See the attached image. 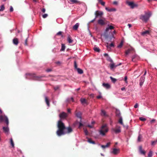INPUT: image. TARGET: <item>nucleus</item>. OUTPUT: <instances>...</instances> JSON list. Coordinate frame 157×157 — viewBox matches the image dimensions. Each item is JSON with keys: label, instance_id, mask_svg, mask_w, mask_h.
<instances>
[{"label": "nucleus", "instance_id": "nucleus-30", "mask_svg": "<svg viewBox=\"0 0 157 157\" xmlns=\"http://www.w3.org/2000/svg\"><path fill=\"white\" fill-rule=\"evenodd\" d=\"M110 78L112 82L113 83H115L117 80L116 79L114 78L111 76L110 77Z\"/></svg>", "mask_w": 157, "mask_h": 157}, {"label": "nucleus", "instance_id": "nucleus-15", "mask_svg": "<svg viewBox=\"0 0 157 157\" xmlns=\"http://www.w3.org/2000/svg\"><path fill=\"white\" fill-rule=\"evenodd\" d=\"M126 3L128 6H130L132 8H134L136 6V5L135 4L132 2H130L127 1L126 2Z\"/></svg>", "mask_w": 157, "mask_h": 157}, {"label": "nucleus", "instance_id": "nucleus-53", "mask_svg": "<svg viewBox=\"0 0 157 157\" xmlns=\"http://www.w3.org/2000/svg\"><path fill=\"white\" fill-rule=\"evenodd\" d=\"M13 7L12 6H10V12H12L13 11Z\"/></svg>", "mask_w": 157, "mask_h": 157}, {"label": "nucleus", "instance_id": "nucleus-60", "mask_svg": "<svg viewBox=\"0 0 157 157\" xmlns=\"http://www.w3.org/2000/svg\"><path fill=\"white\" fill-rule=\"evenodd\" d=\"M105 10H107V11H108L109 12H111L110 9H109L108 8H107V7H105Z\"/></svg>", "mask_w": 157, "mask_h": 157}, {"label": "nucleus", "instance_id": "nucleus-6", "mask_svg": "<svg viewBox=\"0 0 157 157\" xmlns=\"http://www.w3.org/2000/svg\"><path fill=\"white\" fill-rule=\"evenodd\" d=\"M107 22L105 19H100L98 20V23L99 25L101 26H103L106 25L107 24Z\"/></svg>", "mask_w": 157, "mask_h": 157}, {"label": "nucleus", "instance_id": "nucleus-29", "mask_svg": "<svg viewBox=\"0 0 157 157\" xmlns=\"http://www.w3.org/2000/svg\"><path fill=\"white\" fill-rule=\"evenodd\" d=\"M70 1L71 3L72 4L77 3L79 2L77 0H70Z\"/></svg>", "mask_w": 157, "mask_h": 157}, {"label": "nucleus", "instance_id": "nucleus-9", "mask_svg": "<svg viewBox=\"0 0 157 157\" xmlns=\"http://www.w3.org/2000/svg\"><path fill=\"white\" fill-rule=\"evenodd\" d=\"M103 14V12L102 11L97 10L95 13V17L97 18L98 17H101Z\"/></svg>", "mask_w": 157, "mask_h": 157}, {"label": "nucleus", "instance_id": "nucleus-24", "mask_svg": "<svg viewBox=\"0 0 157 157\" xmlns=\"http://www.w3.org/2000/svg\"><path fill=\"white\" fill-rule=\"evenodd\" d=\"M13 43L16 45H17L18 43V40L17 38H14L13 40Z\"/></svg>", "mask_w": 157, "mask_h": 157}, {"label": "nucleus", "instance_id": "nucleus-14", "mask_svg": "<svg viewBox=\"0 0 157 157\" xmlns=\"http://www.w3.org/2000/svg\"><path fill=\"white\" fill-rule=\"evenodd\" d=\"M112 132H114L116 134H118L121 132V128L120 127H119L117 129H115L114 128H112Z\"/></svg>", "mask_w": 157, "mask_h": 157}, {"label": "nucleus", "instance_id": "nucleus-46", "mask_svg": "<svg viewBox=\"0 0 157 157\" xmlns=\"http://www.w3.org/2000/svg\"><path fill=\"white\" fill-rule=\"evenodd\" d=\"M156 143H157V139L155 141H151V145H154Z\"/></svg>", "mask_w": 157, "mask_h": 157}, {"label": "nucleus", "instance_id": "nucleus-38", "mask_svg": "<svg viewBox=\"0 0 157 157\" xmlns=\"http://www.w3.org/2000/svg\"><path fill=\"white\" fill-rule=\"evenodd\" d=\"M106 46L108 48H110L111 47H114V44H113V43H111L109 45H107Z\"/></svg>", "mask_w": 157, "mask_h": 157}, {"label": "nucleus", "instance_id": "nucleus-11", "mask_svg": "<svg viewBox=\"0 0 157 157\" xmlns=\"http://www.w3.org/2000/svg\"><path fill=\"white\" fill-rule=\"evenodd\" d=\"M110 69L112 71H114L115 68L117 67V65L115 64L113 62H111L109 65Z\"/></svg>", "mask_w": 157, "mask_h": 157}, {"label": "nucleus", "instance_id": "nucleus-26", "mask_svg": "<svg viewBox=\"0 0 157 157\" xmlns=\"http://www.w3.org/2000/svg\"><path fill=\"white\" fill-rule=\"evenodd\" d=\"M139 150H140V153L141 154H143L144 155L145 154V152L143 150H142V147L141 146H140L139 147Z\"/></svg>", "mask_w": 157, "mask_h": 157}, {"label": "nucleus", "instance_id": "nucleus-58", "mask_svg": "<svg viewBox=\"0 0 157 157\" xmlns=\"http://www.w3.org/2000/svg\"><path fill=\"white\" fill-rule=\"evenodd\" d=\"M56 35H62V32L59 31L58 33H57L56 34Z\"/></svg>", "mask_w": 157, "mask_h": 157}, {"label": "nucleus", "instance_id": "nucleus-25", "mask_svg": "<svg viewBox=\"0 0 157 157\" xmlns=\"http://www.w3.org/2000/svg\"><path fill=\"white\" fill-rule=\"evenodd\" d=\"M134 50V49L132 48H131L130 49H128L125 52V56H126L128 54L130 53V52L131 51H133Z\"/></svg>", "mask_w": 157, "mask_h": 157}, {"label": "nucleus", "instance_id": "nucleus-45", "mask_svg": "<svg viewBox=\"0 0 157 157\" xmlns=\"http://www.w3.org/2000/svg\"><path fill=\"white\" fill-rule=\"evenodd\" d=\"M74 64L75 68V69H77V68H78L77 67V64L76 62L75 61H74Z\"/></svg>", "mask_w": 157, "mask_h": 157}, {"label": "nucleus", "instance_id": "nucleus-5", "mask_svg": "<svg viewBox=\"0 0 157 157\" xmlns=\"http://www.w3.org/2000/svg\"><path fill=\"white\" fill-rule=\"evenodd\" d=\"M106 127V124H104L101 126L100 129L98 131L99 134L101 136H105V133L107 132L108 131V128Z\"/></svg>", "mask_w": 157, "mask_h": 157}, {"label": "nucleus", "instance_id": "nucleus-16", "mask_svg": "<svg viewBox=\"0 0 157 157\" xmlns=\"http://www.w3.org/2000/svg\"><path fill=\"white\" fill-rule=\"evenodd\" d=\"M102 86L107 89H109L111 87L110 85L108 83H103Z\"/></svg>", "mask_w": 157, "mask_h": 157}, {"label": "nucleus", "instance_id": "nucleus-28", "mask_svg": "<svg viewBox=\"0 0 157 157\" xmlns=\"http://www.w3.org/2000/svg\"><path fill=\"white\" fill-rule=\"evenodd\" d=\"M80 101L82 104L86 103V100L85 98H81L80 99Z\"/></svg>", "mask_w": 157, "mask_h": 157}, {"label": "nucleus", "instance_id": "nucleus-49", "mask_svg": "<svg viewBox=\"0 0 157 157\" xmlns=\"http://www.w3.org/2000/svg\"><path fill=\"white\" fill-rule=\"evenodd\" d=\"M84 133H85V135L86 136H87L88 134V131L86 129L84 130Z\"/></svg>", "mask_w": 157, "mask_h": 157}, {"label": "nucleus", "instance_id": "nucleus-43", "mask_svg": "<svg viewBox=\"0 0 157 157\" xmlns=\"http://www.w3.org/2000/svg\"><path fill=\"white\" fill-rule=\"evenodd\" d=\"M149 33V32L148 30H146V31H144L142 33V35H144L145 34H148Z\"/></svg>", "mask_w": 157, "mask_h": 157}, {"label": "nucleus", "instance_id": "nucleus-39", "mask_svg": "<svg viewBox=\"0 0 157 157\" xmlns=\"http://www.w3.org/2000/svg\"><path fill=\"white\" fill-rule=\"evenodd\" d=\"M81 122H82L81 120H80V121L78 122L79 125L78 127V128H80L81 127L83 126V124Z\"/></svg>", "mask_w": 157, "mask_h": 157}, {"label": "nucleus", "instance_id": "nucleus-35", "mask_svg": "<svg viewBox=\"0 0 157 157\" xmlns=\"http://www.w3.org/2000/svg\"><path fill=\"white\" fill-rule=\"evenodd\" d=\"M94 50L95 51L97 52H99L100 51V49L98 47H94Z\"/></svg>", "mask_w": 157, "mask_h": 157}, {"label": "nucleus", "instance_id": "nucleus-7", "mask_svg": "<svg viewBox=\"0 0 157 157\" xmlns=\"http://www.w3.org/2000/svg\"><path fill=\"white\" fill-rule=\"evenodd\" d=\"M67 117V114L64 112H62L59 114V119H65Z\"/></svg>", "mask_w": 157, "mask_h": 157}, {"label": "nucleus", "instance_id": "nucleus-42", "mask_svg": "<svg viewBox=\"0 0 157 157\" xmlns=\"http://www.w3.org/2000/svg\"><path fill=\"white\" fill-rule=\"evenodd\" d=\"M123 44V41H121V42L120 44L118 45L117 47L119 48H121Z\"/></svg>", "mask_w": 157, "mask_h": 157}, {"label": "nucleus", "instance_id": "nucleus-62", "mask_svg": "<svg viewBox=\"0 0 157 157\" xmlns=\"http://www.w3.org/2000/svg\"><path fill=\"white\" fill-rule=\"evenodd\" d=\"M46 71L47 72H49L51 71H52V70L51 69H47L46 70Z\"/></svg>", "mask_w": 157, "mask_h": 157}, {"label": "nucleus", "instance_id": "nucleus-56", "mask_svg": "<svg viewBox=\"0 0 157 157\" xmlns=\"http://www.w3.org/2000/svg\"><path fill=\"white\" fill-rule=\"evenodd\" d=\"M111 12V11H116V9L115 8L110 9Z\"/></svg>", "mask_w": 157, "mask_h": 157}, {"label": "nucleus", "instance_id": "nucleus-36", "mask_svg": "<svg viewBox=\"0 0 157 157\" xmlns=\"http://www.w3.org/2000/svg\"><path fill=\"white\" fill-rule=\"evenodd\" d=\"M142 138V136L141 135L139 134L138 136L137 139V142H139L141 141V139Z\"/></svg>", "mask_w": 157, "mask_h": 157}, {"label": "nucleus", "instance_id": "nucleus-48", "mask_svg": "<svg viewBox=\"0 0 157 157\" xmlns=\"http://www.w3.org/2000/svg\"><path fill=\"white\" fill-rule=\"evenodd\" d=\"M99 93L100 94V95H99L97 96L96 97L98 99H100V98H101L102 97L101 95V93L99 92Z\"/></svg>", "mask_w": 157, "mask_h": 157}, {"label": "nucleus", "instance_id": "nucleus-32", "mask_svg": "<svg viewBox=\"0 0 157 157\" xmlns=\"http://www.w3.org/2000/svg\"><path fill=\"white\" fill-rule=\"evenodd\" d=\"M106 59L107 61L110 62L111 63L113 62V60L109 56H108V57L106 58Z\"/></svg>", "mask_w": 157, "mask_h": 157}, {"label": "nucleus", "instance_id": "nucleus-1", "mask_svg": "<svg viewBox=\"0 0 157 157\" xmlns=\"http://www.w3.org/2000/svg\"><path fill=\"white\" fill-rule=\"evenodd\" d=\"M57 126L58 128L56 132L57 135L58 136L64 135L65 133L64 132V131L66 130V127L61 119H59L58 121Z\"/></svg>", "mask_w": 157, "mask_h": 157}, {"label": "nucleus", "instance_id": "nucleus-63", "mask_svg": "<svg viewBox=\"0 0 157 157\" xmlns=\"http://www.w3.org/2000/svg\"><path fill=\"white\" fill-rule=\"evenodd\" d=\"M104 56L105 57H108V56H109L108 54L107 53H104Z\"/></svg>", "mask_w": 157, "mask_h": 157}, {"label": "nucleus", "instance_id": "nucleus-59", "mask_svg": "<svg viewBox=\"0 0 157 157\" xmlns=\"http://www.w3.org/2000/svg\"><path fill=\"white\" fill-rule=\"evenodd\" d=\"M127 76H125L124 78V80L125 82H127Z\"/></svg>", "mask_w": 157, "mask_h": 157}, {"label": "nucleus", "instance_id": "nucleus-3", "mask_svg": "<svg viewBox=\"0 0 157 157\" xmlns=\"http://www.w3.org/2000/svg\"><path fill=\"white\" fill-rule=\"evenodd\" d=\"M25 76L26 79L37 81L42 80V78L44 77L43 76H36L35 74L30 73H26Z\"/></svg>", "mask_w": 157, "mask_h": 157}, {"label": "nucleus", "instance_id": "nucleus-41", "mask_svg": "<svg viewBox=\"0 0 157 157\" xmlns=\"http://www.w3.org/2000/svg\"><path fill=\"white\" fill-rule=\"evenodd\" d=\"M10 143H11V145L13 147L14 146V143L12 139V138H11L10 139Z\"/></svg>", "mask_w": 157, "mask_h": 157}, {"label": "nucleus", "instance_id": "nucleus-61", "mask_svg": "<svg viewBox=\"0 0 157 157\" xmlns=\"http://www.w3.org/2000/svg\"><path fill=\"white\" fill-rule=\"evenodd\" d=\"M96 17H95L89 23H90V22H94L95 20V19H96Z\"/></svg>", "mask_w": 157, "mask_h": 157}, {"label": "nucleus", "instance_id": "nucleus-19", "mask_svg": "<svg viewBox=\"0 0 157 157\" xmlns=\"http://www.w3.org/2000/svg\"><path fill=\"white\" fill-rule=\"evenodd\" d=\"M115 113L116 116H117V117H121V116L120 111L119 109H116Z\"/></svg>", "mask_w": 157, "mask_h": 157}, {"label": "nucleus", "instance_id": "nucleus-21", "mask_svg": "<svg viewBox=\"0 0 157 157\" xmlns=\"http://www.w3.org/2000/svg\"><path fill=\"white\" fill-rule=\"evenodd\" d=\"M86 138L88 139L87 140V142L90 144H95V142L94 141H92L91 139L90 138H89L87 137H86Z\"/></svg>", "mask_w": 157, "mask_h": 157}, {"label": "nucleus", "instance_id": "nucleus-2", "mask_svg": "<svg viewBox=\"0 0 157 157\" xmlns=\"http://www.w3.org/2000/svg\"><path fill=\"white\" fill-rule=\"evenodd\" d=\"M2 121H4L6 124V127H3V131L6 134H8L9 132V121L7 117L5 115H0V122Z\"/></svg>", "mask_w": 157, "mask_h": 157}, {"label": "nucleus", "instance_id": "nucleus-50", "mask_svg": "<svg viewBox=\"0 0 157 157\" xmlns=\"http://www.w3.org/2000/svg\"><path fill=\"white\" fill-rule=\"evenodd\" d=\"M156 120L153 119H152L150 123L151 124L153 123H155L156 122Z\"/></svg>", "mask_w": 157, "mask_h": 157}, {"label": "nucleus", "instance_id": "nucleus-23", "mask_svg": "<svg viewBox=\"0 0 157 157\" xmlns=\"http://www.w3.org/2000/svg\"><path fill=\"white\" fill-rule=\"evenodd\" d=\"M76 70H77L78 73L79 74H83V70L82 69H81L80 68H77V69Z\"/></svg>", "mask_w": 157, "mask_h": 157}, {"label": "nucleus", "instance_id": "nucleus-20", "mask_svg": "<svg viewBox=\"0 0 157 157\" xmlns=\"http://www.w3.org/2000/svg\"><path fill=\"white\" fill-rule=\"evenodd\" d=\"M79 24L78 23H76L75 25L73 27V29L75 30H76L78 29L79 26Z\"/></svg>", "mask_w": 157, "mask_h": 157}, {"label": "nucleus", "instance_id": "nucleus-55", "mask_svg": "<svg viewBox=\"0 0 157 157\" xmlns=\"http://www.w3.org/2000/svg\"><path fill=\"white\" fill-rule=\"evenodd\" d=\"M27 40H28V38H26L25 39V45L26 46L27 45Z\"/></svg>", "mask_w": 157, "mask_h": 157}, {"label": "nucleus", "instance_id": "nucleus-27", "mask_svg": "<svg viewBox=\"0 0 157 157\" xmlns=\"http://www.w3.org/2000/svg\"><path fill=\"white\" fill-rule=\"evenodd\" d=\"M101 115L102 116H106V114L105 111L103 110H101Z\"/></svg>", "mask_w": 157, "mask_h": 157}, {"label": "nucleus", "instance_id": "nucleus-51", "mask_svg": "<svg viewBox=\"0 0 157 157\" xmlns=\"http://www.w3.org/2000/svg\"><path fill=\"white\" fill-rule=\"evenodd\" d=\"M48 16V14L47 13H45L43 15V17L44 18L47 17Z\"/></svg>", "mask_w": 157, "mask_h": 157}, {"label": "nucleus", "instance_id": "nucleus-47", "mask_svg": "<svg viewBox=\"0 0 157 157\" xmlns=\"http://www.w3.org/2000/svg\"><path fill=\"white\" fill-rule=\"evenodd\" d=\"M60 86L59 85L57 86L54 87V89L55 90H56L59 89Z\"/></svg>", "mask_w": 157, "mask_h": 157}, {"label": "nucleus", "instance_id": "nucleus-54", "mask_svg": "<svg viewBox=\"0 0 157 157\" xmlns=\"http://www.w3.org/2000/svg\"><path fill=\"white\" fill-rule=\"evenodd\" d=\"M110 143H108L106 145H105V148L108 147L109 146L110 144Z\"/></svg>", "mask_w": 157, "mask_h": 157}, {"label": "nucleus", "instance_id": "nucleus-44", "mask_svg": "<svg viewBox=\"0 0 157 157\" xmlns=\"http://www.w3.org/2000/svg\"><path fill=\"white\" fill-rule=\"evenodd\" d=\"M139 119L140 121H144L146 120V119L143 117H140Z\"/></svg>", "mask_w": 157, "mask_h": 157}, {"label": "nucleus", "instance_id": "nucleus-57", "mask_svg": "<svg viewBox=\"0 0 157 157\" xmlns=\"http://www.w3.org/2000/svg\"><path fill=\"white\" fill-rule=\"evenodd\" d=\"M138 107V105L137 103H136L134 106V107L135 108H137Z\"/></svg>", "mask_w": 157, "mask_h": 157}, {"label": "nucleus", "instance_id": "nucleus-8", "mask_svg": "<svg viewBox=\"0 0 157 157\" xmlns=\"http://www.w3.org/2000/svg\"><path fill=\"white\" fill-rule=\"evenodd\" d=\"M140 59L139 56L136 54H135L132 57V61L133 62H136Z\"/></svg>", "mask_w": 157, "mask_h": 157}, {"label": "nucleus", "instance_id": "nucleus-4", "mask_svg": "<svg viewBox=\"0 0 157 157\" xmlns=\"http://www.w3.org/2000/svg\"><path fill=\"white\" fill-rule=\"evenodd\" d=\"M151 15L152 14L151 12H148V13L145 12L144 15H141L140 16V19L143 21L146 22L151 16Z\"/></svg>", "mask_w": 157, "mask_h": 157}, {"label": "nucleus", "instance_id": "nucleus-22", "mask_svg": "<svg viewBox=\"0 0 157 157\" xmlns=\"http://www.w3.org/2000/svg\"><path fill=\"white\" fill-rule=\"evenodd\" d=\"M44 97H45V101L46 102V103L47 106L48 107H49V105H50L49 100L46 96L44 95Z\"/></svg>", "mask_w": 157, "mask_h": 157}, {"label": "nucleus", "instance_id": "nucleus-13", "mask_svg": "<svg viewBox=\"0 0 157 157\" xmlns=\"http://www.w3.org/2000/svg\"><path fill=\"white\" fill-rule=\"evenodd\" d=\"M120 150L119 149L114 148L112 149V151L111 153L114 155H117L119 152Z\"/></svg>", "mask_w": 157, "mask_h": 157}, {"label": "nucleus", "instance_id": "nucleus-34", "mask_svg": "<svg viewBox=\"0 0 157 157\" xmlns=\"http://www.w3.org/2000/svg\"><path fill=\"white\" fill-rule=\"evenodd\" d=\"M67 40L68 42L69 43H71L73 41V40L69 36L67 37Z\"/></svg>", "mask_w": 157, "mask_h": 157}, {"label": "nucleus", "instance_id": "nucleus-52", "mask_svg": "<svg viewBox=\"0 0 157 157\" xmlns=\"http://www.w3.org/2000/svg\"><path fill=\"white\" fill-rule=\"evenodd\" d=\"M99 3H100L103 6H104L105 5V2H103L102 1H101L100 2H99Z\"/></svg>", "mask_w": 157, "mask_h": 157}, {"label": "nucleus", "instance_id": "nucleus-33", "mask_svg": "<svg viewBox=\"0 0 157 157\" xmlns=\"http://www.w3.org/2000/svg\"><path fill=\"white\" fill-rule=\"evenodd\" d=\"M65 46L64 44H62L61 48L60 49V51H63L65 50Z\"/></svg>", "mask_w": 157, "mask_h": 157}, {"label": "nucleus", "instance_id": "nucleus-31", "mask_svg": "<svg viewBox=\"0 0 157 157\" xmlns=\"http://www.w3.org/2000/svg\"><path fill=\"white\" fill-rule=\"evenodd\" d=\"M119 122L121 124V125H123V122L122 118L121 117H119Z\"/></svg>", "mask_w": 157, "mask_h": 157}, {"label": "nucleus", "instance_id": "nucleus-18", "mask_svg": "<svg viewBox=\"0 0 157 157\" xmlns=\"http://www.w3.org/2000/svg\"><path fill=\"white\" fill-rule=\"evenodd\" d=\"M75 116L78 118H79L81 120L82 119V113L80 112H79L75 113Z\"/></svg>", "mask_w": 157, "mask_h": 157}, {"label": "nucleus", "instance_id": "nucleus-17", "mask_svg": "<svg viewBox=\"0 0 157 157\" xmlns=\"http://www.w3.org/2000/svg\"><path fill=\"white\" fill-rule=\"evenodd\" d=\"M114 27L113 26L108 25L105 30V32H107L109 31V30L112 29H114Z\"/></svg>", "mask_w": 157, "mask_h": 157}, {"label": "nucleus", "instance_id": "nucleus-40", "mask_svg": "<svg viewBox=\"0 0 157 157\" xmlns=\"http://www.w3.org/2000/svg\"><path fill=\"white\" fill-rule=\"evenodd\" d=\"M152 156V151H150L148 155V157H151Z\"/></svg>", "mask_w": 157, "mask_h": 157}, {"label": "nucleus", "instance_id": "nucleus-37", "mask_svg": "<svg viewBox=\"0 0 157 157\" xmlns=\"http://www.w3.org/2000/svg\"><path fill=\"white\" fill-rule=\"evenodd\" d=\"M5 9V6L4 5H2L0 7V12L2 11Z\"/></svg>", "mask_w": 157, "mask_h": 157}, {"label": "nucleus", "instance_id": "nucleus-12", "mask_svg": "<svg viewBox=\"0 0 157 157\" xmlns=\"http://www.w3.org/2000/svg\"><path fill=\"white\" fill-rule=\"evenodd\" d=\"M145 76H142L140 79V86H141L144 82V81H145Z\"/></svg>", "mask_w": 157, "mask_h": 157}, {"label": "nucleus", "instance_id": "nucleus-10", "mask_svg": "<svg viewBox=\"0 0 157 157\" xmlns=\"http://www.w3.org/2000/svg\"><path fill=\"white\" fill-rule=\"evenodd\" d=\"M72 131V129L70 127H68L67 128L66 127L65 130H64V132L65 133L64 135L67 134L69 133Z\"/></svg>", "mask_w": 157, "mask_h": 157}, {"label": "nucleus", "instance_id": "nucleus-64", "mask_svg": "<svg viewBox=\"0 0 157 157\" xmlns=\"http://www.w3.org/2000/svg\"><path fill=\"white\" fill-rule=\"evenodd\" d=\"M113 3L114 5H117V4L118 3L117 1H115L113 2Z\"/></svg>", "mask_w": 157, "mask_h": 157}]
</instances>
